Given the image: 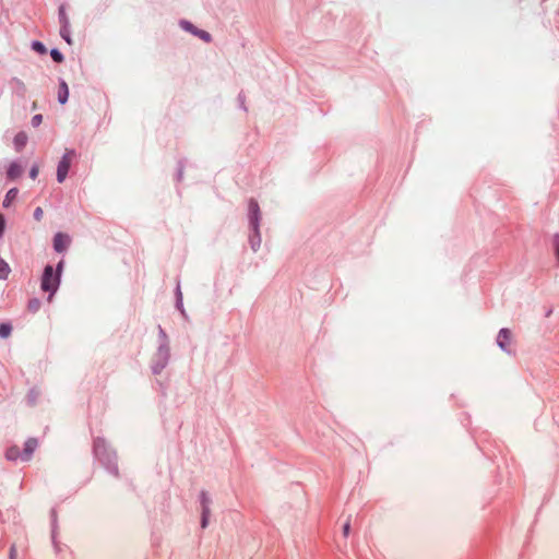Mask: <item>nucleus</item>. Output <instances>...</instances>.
<instances>
[{
  "label": "nucleus",
  "instance_id": "36",
  "mask_svg": "<svg viewBox=\"0 0 559 559\" xmlns=\"http://www.w3.org/2000/svg\"><path fill=\"white\" fill-rule=\"evenodd\" d=\"M50 515H51V519H52L53 521H56V519H57V511H56V509H52V510H51Z\"/></svg>",
  "mask_w": 559,
  "mask_h": 559
},
{
  "label": "nucleus",
  "instance_id": "32",
  "mask_svg": "<svg viewBox=\"0 0 559 559\" xmlns=\"http://www.w3.org/2000/svg\"><path fill=\"white\" fill-rule=\"evenodd\" d=\"M349 531H350V524H349V522H346V523L344 524V526H343V535H344L345 537H347V536H348V534H349Z\"/></svg>",
  "mask_w": 559,
  "mask_h": 559
},
{
  "label": "nucleus",
  "instance_id": "4",
  "mask_svg": "<svg viewBox=\"0 0 559 559\" xmlns=\"http://www.w3.org/2000/svg\"><path fill=\"white\" fill-rule=\"evenodd\" d=\"M170 358L169 344H159L156 353L153 356L152 371L154 374H159L167 366Z\"/></svg>",
  "mask_w": 559,
  "mask_h": 559
},
{
  "label": "nucleus",
  "instance_id": "7",
  "mask_svg": "<svg viewBox=\"0 0 559 559\" xmlns=\"http://www.w3.org/2000/svg\"><path fill=\"white\" fill-rule=\"evenodd\" d=\"M200 503H201V527L205 528L209 524V519L211 514V499L205 490H202L200 493Z\"/></svg>",
  "mask_w": 559,
  "mask_h": 559
},
{
  "label": "nucleus",
  "instance_id": "21",
  "mask_svg": "<svg viewBox=\"0 0 559 559\" xmlns=\"http://www.w3.org/2000/svg\"><path fill=\"white\" fill-rule=\"evenodd\" d=\"M552 248H554V253H555L557 263L559 265V233L555 234L552 237Z\"/></svg>",
  "mask_w": 559,
  "mask_h": 559
},
{
  "label": "nucleus",
  "instance_id": "31",
  "mask_svg": "<svg viewBox=\"0 0 559 559\" xmlns=\"http://www.w3.org/2000/svg\"><path fill=\"white\" fill-rule=\"evenodd\" d=\"M5 228V219L2 214H0V237L3 235Z\"/></svg>",
  "mask_w": 559,
  "mask_h": 559
},
{
  "label": "nucleus",
  "instance_id": "22",
  "mask_svg": "<svg viewBox=\"0 0 559 559\" xmlns=\"http://www.w3.org/2000/svg\"><path fill=\"white\" fill-rule=\"evenodd\" d=\"M50 57L56 63L63 62V55L56 48L50 50Z\"/></svg>",
  "mask_w": 559,
  "mask_h": 559
},
{
  "label": "nucleus",
  "instance_id": "25",
  "mask_svg": "<svg viewBox=\"0 0 559 559\" xmlns=\"http://www.w3.org/2000/svg\"><path fill=\"white\" fill-rule=\"evenodd\" d=\"M41 121H43V115L37 114L32 118V126L36 128L41 123Z\"/></svg>",
  "mask_w": 559,
  "mask_h": 559
},
{
  "label": "nucleus",
  "instance_id": "15",
  "mask_svg": "<svg viewBox=\"0 0 559 559\" xmlns=\"http://www.w3.org/2000/svg\"><path fill=\"white\" fill-rule=\"evenodd\" d=\"M58 17H59L60 27H62L63 31H66V27L70 26L69 17L66 12V4H61L59 7Z\"/></svg>",
  "mask_w": 559,
  "mask_h": 559
},
{
  "label": "nucleus",
  "instance_id": "8",
  "mask_svg": "<svg viewBox=\"0 0 559 559\" xmlns=\"http://www.w3.org/2000/svg\"><path fill=\"white\" fill-rule=\"evenodd\" d=\"M180 26L185 31H187V32L193 34L194 36L199 37L200 39H202L204 43L212 41V35L209 32L198 28L189 21L182 20L180 22Z\"/></svg>",
  "mask_w": 559,
  "mask_h": 559
},
{
  "label": "nucleus",
  "instance_id": "3",
  "mask_svg": "<svg viewBox=\"0 0 559 559\" xmlns=\"http://www.w3.org/2000/svg\"><path fill=\"white\" fill-rule=\"evenodd\" d=\"M60 282H61V277L59 276V274L55 273L53 266L50 264H47L43 271L40 288L44 292L49 293V296H48L49 302L51 301L53 295L58 290Z\"/></svg>",
  "mask_w": 559,
  "mask_h": 559
},
{
  "label": "nucleus",
  "instance_id": "20",
  "mask_svg": "<svg viewBox=\"0 0 559 559\" xmlns=\"http://www.w3.org/2000/svg\"><path fill=\"white\" fill-rule=\"evenodd\" d=\"M12 326L9 323H0V337L5 338L10 336Z\"/></svg>",
  "mask_w": 559,
  "mask_h": 559
},
{
  "label": "nucleus",
  "instance_id": "12",
  "mask_svg": "<svg viewBox=\"0 0 559 559\" xmlns=\"http://www.w3.org/2000/svg\"><path fill=\"white\" fill-rule=\"evenodd\" d=\"M69 97V87L64 80H60L58 88V100L60 104H66Z\"/></svg>",
  "mask_w": 559,
  "mask_h": 559
},
{
  "label": "nucleus",
  "instance_id": "9",
  "mask_svg": "<svg viewBox=\"0 0 559 559\" xmlns=\"http://www.w3.org/2000/svg\"><path fill=\"white\" fill-rule=\"evenodd\" d=\"M511 337H512V333L507 328L501 329L499 331L498 335H497V344H498V346L502 350L507 352L508 354L512 353Z\"/></svg>",
  "mask_w": 559,
  "mask_h": 559
},
{
  "label": "nucleus",
  "instance_id": "17",
  "mask_svg": "<svg viewBox=\"0 0 559 559\" xmlns=\"http://www.w3.org/2000/svg\"><path fill=\"white\" fill-rule=\"evenodd\" d=\"M41 302L38 298H32L28 300L27 310L32 313H35L39 310Z\"/></svg>",
  "mask_w": 559,
  "mask_h": 559
},
{
  "label": "nucleus",
  "instance_id": "27",
  "mask_svg": "<svg viewBox=\"0 0 559 559\" xmlns=\"http://www.w3.org/2000/svg\"><path fill=\"white\" fill-rule=\"evenodd\" d=\"M17 558V550L14 544L11 545L10 551H9V559H16Z\"/></svg>",
  "mask_w": 559,
  "mask_h": 559
},
{
  "label": "nucleus",
  "instance_id": "2",
  "mask_svg": "<svg viewBox=\"0 0 559 559\" xmlns=\"http://www.w3.org/2000/svg\"><path fill=\"white\" fill-rule=\"evenodd\" d=\"M38 447V441L36 438H28L25 443H24V448L23 450L21 451V449L13 444L11 447H9L7 450H5V459L8 461H17V460H21L23 462H27L31 460L33 453L35 452L36 448Z\"/></svg>",
  "mask_w": 559,
  "mask_h": 559
},
{
  "label": "nucleus",
  "instance_id": "18",
  "mask_svg": "<svg viewBox=\"0 0 559 559\" xmlns=\"http://www.w3.org/2000/svg\"><path fill=\"white\" fill-rule=\"evenodd\" d=\"M10 273V266L9 264L0 259V280H7Z\"/></svg>",
  "mask_w": 559,
  "mask_h": 559
},
{
  "label": "nucleus",
  "instance_id": "5",
  "mask_svg": "<svg viewBox=\"0 0 559 559\" xmlns=\"http://www.w3.org/2000/svg\"><path fill=\"white\" fill-rule=\"evenodd\" d=\"M76 157V152L74 150H66V153L61 157L58 167H57V180L58 182H63L68 176L69 169L73 159Z\"/></svg>",
  "mask_w": 559,
  "mask_h": 559
},
{
  "label": "nucleus",
  "instance_id": "26",
  "mask_svg": "<svg viewBox=\"0 0 559 559\" xmlns=\"http://www.w3.org/2000/svg\"><path fill=\"white\" fill-rule=\"evenodd\" d=\"M43 214H44L43 209L38 206V207H36V209H35V211H34V218H35L37 222H39V221H41V218H43Z\"/></svg>",
  "mask_w": 559,
  "mask_h": 559
},
{
  "label": "nucleus",
  "instance_id": "30",
  "mask_svg": "<svg viewBox=\"0 0 559 559\" xmlns=\"http://www.w3.org/2000/svg\"><path fill=\"white\" fill-rule=\"evenodd\" d=\"M38 171H39V170H38V167H37V166H33V167L31 168V170H29V177H31L32 179H36V178H37V176H38Z\"/></svg>",
  "mask_w": 559,
  "mask_h": 559
},
{
  "label": "nucleus",
  "instance_id": "28",
  "mask_svg": "<svg viewBox=\"0 0 559 559\" xmlns=\"http://www.w3.org/2000/svg\"><path fill=\"white\" fill-rule=\"evenodd\" d=\"M176 308L181 312V314L183 317L186 316V312H185V309H183L182 299L176 298Z\"/></svg>",
  "mask_w": 559,
  "mask_h": 559
},
{
  "label": "nucleus",
  "instance_id": "24",
  "mask_svg": "<svg viewBox=\"0 0 559 559\" xmlns=\"http://www.w3.org/2000/svg\"><path fill=\"white\" fill-rule=\"evenodd\" d=\"M158 334H159V344H169L168 336H167L165 330L160 325L158 326Z\"/></svg>",
  "mask_w": 559,
  "mask_h": 559
},
{
  "label": "nucleus",
  "instance_id": "1",
  "mask_svg": "<svg viewBox=\"0 0 559 559\" xmlns=\"http://www.w3.org/2000/svg\"><path fill=\"white\" fill-rule=\"evenodd\" d=\"M94 457L115 477H119L118 455L117 452L102 437L93 440Z\"/></svg>",
  "mask_w": 559,
  "mask_h": 559
},
{
  "label": "nucleus",
  "instance_id": "33",
  "mask_svg": "<svg viewBox=\"0 0 559 559\" xmlns=\"http://www.w3.org/2000/svg\"><path fill=\"white\" fill-rule=\"evenodd\" d=\"M176 298L182 299V293H181L179 283L177 284V287H176Z\"/></svg>",
  "mask_w": 559,
  "mask_h": 559
},
{
  "label": "nucleus",
  "instance_id": "34",
  "mask_svg": "<svg viewBox=\"0 0 559 559\" xmlns=\"http://www.w3.org/2000/svg\"><path fill=\"white\" fill-rule=\"evenodd\" d=\"M15 84L19 86V90L25 91V85L20 80H14Z\"/></svg>",
  "mask_w": 559,
  "mask_h": 559
},
{
  "label": "nucleus",
  "instance_id": "10",
  "mask_svg": "<svg viewBox=\"0 0 559 559\" xmlns=\"http://www.w3.org/2000/svg\"><path fill=\"white\" fill-rule=\"evenodd\" d=\"M71 239L67 234L57 233L53 237V249L57 252H63L70 246Z\"/></svg>",
  "mask_w": 559,
  "mask_h": 559
},
{
  "label": "nucleus",
  "instance_id": "29",
  "mask_svg": "<svg viewBox=\"0 0 559 559\" xmlns=\"http://www.w3.org/2000/svg\"><path fill=\"white\" fill-rule=\"evenodd\" d=\"M63 266H64V261H63V260H61V261L57 264V266H56V269H55V273L59 274V276H60V277H61V274H62V271H63Z\"/></svg>",
  "mask_w": 559,
  "mask_h": 559
},
{
  "label": "nucleus",
  "instance_id": "23",
  "mask_svg": "<svg viewBox=\"0 0 559 559\" xmlns=\"http://www.w3.org/2000/svg\"><path fill=\"white\" fill-rule=\"evenodd\" d=\"M60 36L69 44H72L71 35H70V26L66 27V31H63L62 27H60Z\"/></svg>",
  "mask_w": 559,
  "mask_h": 559
},
{
  "label": "nucleus",
  "instance_id": "16",
  "mask_svg": "<svg viewBox=\"0 0 559 559\" xmlns=\"http://www.w3.org/2000/svg\"><path fill=\"white\" fill-rule=\"evenodd\" d=\"M17 193H19V190L16 188L10 189L5 194V198L3 201V206L4 207L10 206V204L16 199Z\"/></svg>",
  "mask_w": 559,
  "mask_h": 559
},
{
  "label": "nucleus",
  "instance_id": "11",
  "mask_svg": "<svg viewBox=\"0 0 559 559\" xmlns=\"http://www.w3.org/2000/svg\"><path fill=\"white\" fill-rule=\"evenodd\" d=\"M249 243L251 249L255 252L261 246L260 228L250 229Z\"/></svg>",
  "mask_w": 559,
  "mask_h": 559
},
{
  "label": "nucleus",
  "instance_id": "13",
  "mask_svg": "<svg viewBox=\"0 0 559 559\" xmlns=\"http://www.w3.org/2000/svg\"><path fill=\"white\" fill-rule=\"evenodd\" d=\"M22 166L15 162L11 163L8 170L7 177L11 180L19 178L22 175Z\"/></svg>",
  "mask_w": 559,
  "mask_h": 559
},
{
  "label": "nucleus",
  "instance_id": "6",
  "mask_svg": "<svg viewBox=\"0 0 559 559\" xmlns=\"http://www.w3.org/2000/svg\"><path fill=\"white\" fill-rule=\"evenodd\" d=\"M248 219L250 229L260 228L261 211L258 202L252 198L248 203Z\"/></svg>",
  "mask_w": 559,
  "mask_h": 559
},
{
  "label": "nucleus",
  "instance_id": "14",
  "mask_svg": "<svg viewBox=\"0 0 559 559\" xmlns=\"http://www.w3.org/2000/svg\"><path fill=\"white\" fill-rule=\"evenodd\" d=\"M27 134L24 131H20L14 136V146L17 152H21L27 143Z\"/></svg>",
  "mask_w": 559,
  "mask_h": 559
},
{
  "label": "nucleus",
  "instance_id": "38",
  "mask_svg": "<svg viewBox=\"0 0 559 559\" xmlns=\"http://www.w3.org/2000/svg\"><path fill=\"white\" fill-rule=\"evenodd\" d=\"M551 313V310H549L547 313H546V317H549Z\"/></svg>",
  "mask_w": 559,
  "mask_h": 559
},
{
  "label": "nucleus",
  "instance_id": "37",
  "mask_svg": "<svg viewBox=\"0 0 559 559\" xmlns=\"http://www.w3.org/2000/svg\"><path fill=\"white\" fill-rule=\"evenodd\" d=\"M239 99H240V102H243V98H242L241 94H239Z\"/></svg>",
  "mask_w": 559,
  "mask_h": 559
},
{
  "label": "nucleus",
  "instance_id": "35",
  "mask_svg": "<svg viewBox=\"0 0 559 559\" xmlns=\"http://www.w3.org/2000/svg\"><path fill=\"white\" fill-rule=\"evenodd\" d=\"M182 173H183V167L180 165V167L178 169V180H181Z\"/></svg>",
  "mask_w": 559,
  "mask_h": 559
},
{
  "label": "nucleus",
  "instance_id": "19",
  "mask_svg": "<svg viewBox=\"0 0 559 559\" xmlns=\"http://www.w3.org/2000/svg\"><path fill=\"white\" fill-rule=\"evenodd\" d=\"M32 49L34 51H36L37 53H39V55H46L47 53V48L45 47V45L41 41H38V40H34L32 43Z\"/></svg>",
  "mask_w": 559,
  "mask_h": 559
}]
</instances>
